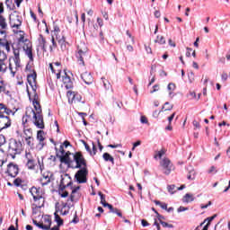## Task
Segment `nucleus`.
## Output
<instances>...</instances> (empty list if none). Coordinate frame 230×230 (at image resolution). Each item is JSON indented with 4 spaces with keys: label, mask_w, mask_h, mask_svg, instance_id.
Wrapping results in <instances>:
<instances>
[{
    "label": "nucleus",
    "mask_w": 230,
    "mask_h": 230,
    "mask_svg": "<svg viewBox=\"0 0 230 230\" xmlns=\"http://www.w3.org/2000/svg\"><path fill=\"white\" fill-rule=\"evenodd\" d=\"M27 82L30 87L34 93V100L32 101V105L34 110L27 109L25 116L22 117V123H28V119H31L33 125L37 128H44V117L42 116V108L40 107V102L37 101V73L35 70L31 71L27 75Z\"/></svg>",
    "instance_id": "obj_1"
},
{
    "label": "nucleus",
    "mask_w": 230,
    "mask_h": 230,
    "mask_svg": "<svg viewBox=\"0 0 230 230\" xmlns=\"http://www.w3.org/2000/svg\"><path fill=\"white\" fill-rule=\"evenodd\" d=\"M4 114L10 116V114H12V110L8 109L6 105L0 103V116H4Z\"/></svg>",
    "instance_id": "obj_22"
},
{
    "label": "nucleus",
    "mask_w": 230,
    "mask_h": 230,
    "mask_svg": "<svg viewBox=\"0 0 230 230\" xmlns=\"http://www.w3.org/2000/svg\"><path fill=\"white\" fill-rule=\"evenodd\" d=\"M9 19L11 28H17V30L21 28V25L22 24V20L21 19V16L14 13L10 15Z\"/></svg>",
    "instance_id": "obj_11"
},
{
    "label": "nucleus",
    "mask_w": 230,
    "mask_h": 230,
    "mask_svg": "<svg viewBox=\"0 0 230 230\" xmlns=\"http://www.w3.org/2000/svg\"><path fill=\"white\" fill-rule=\"evenodd\" d=\"M0 46L3 49H5L7 53H10V42L6 40V31H0Z\"/></svg>",
    "instance_id": "obj_10"
},
{
    "label": "nucleus",
    "mask_w": 230,
    "mask_h": 230,
    "mask_svg": "<svg viewBox=\"0 0 230 230\" xmlns=\"http://www.w3.org/2000/svg\"><path fill=\"white\" fill-rule=\"evenodd\" d=\"M80 190V186H77L72 190L71 195L64 205V208H71L73 206V202H77L78 199H80V193L78 190Z\"/></svg>",
    "instance_id": "obj_9"
},
{
    "label": "nucleus",
    "mask_w": 230,
    "mask_h": 230,
    "mask_svg": "<svg viewBox=\"0 0 230 230\" xmlns=\"http://www.w3.org/2000/svg\"><path fill=\"white\" fill-rule=\"evenodd\" d=\"M59 195H60V197H62V199H66L69 196V192H67L64 190H59Z\"/></svg>",
    "instance_id": "obj_45"
},
{
    "label": "nucleus",
    "mask_w": 230,
    "mask_h": 230,
    "mask_svg": "<svg viewBox=\"0 0 230 230\" xmlns=\"http://www.w3.org/2000/svg\"><path fill=\"white\" fill-rule=\"evenodd\" d=\"M167 190H168L169 193H171V195H173V193H175V191H177V187H175V185H168Z\"/></svg>",
    "instance_id": "obj_42"
},
{
    "label": "nucleus",
    "mask_w": 230,
    "mask_h": 230,
    "mask_svg": "<svg viewBox=\"0 0 230 230\" xmlns=\"http://www.w3.org/2000/svg\"><path fill=\"white\" fill-rule=\"evenodd\" d=\"M166 154V151L164 149H161L159 151L155 152V159H161L163 155Z\"/></svg>",
    "instance_id": "obj_32"
},
{
    "label": "nucleus",
    "mask_w": 230,
    "mask_h": 230,
    "mask_svg": "<svg viewBox=\"0 0 230 230\" xmlns=\"http://www.w3.org/2000/svg\"><path fill=\"white\" fill-rule=\"evenodd\" d=\"M140 122L143 125H148V119L146 116H141L140 117Z\"/></svg>",
    "instance_id": "obj_46"
},
{
    "label": "nucleus",
    "mask_w": 230,
    "mask_h": 230,
    "mask_svg": "<svg viewBox=\"0 0 230 230\" xmlns=\"http://www.w3.org/2000/svg\"><path fill=\"white\" fill-rule=\"evenodd\" d=\"M83 143L84 145L85 150L89 152V154H91L92 151H91V147H89V145H87V143H85L84 141Z\"/></svg>",
    "instance_id": "obj_63"
},
{
    "label": "nucleus",
    "mask_w": 230,
    "mask_h": 230,
    "mask_svg": "<svg viewBox=\"0 0 230 230\" xmlns=\"http://www.w3.org/2000/svg\"><path fill=\"white\" fill-rule=\"evenodd\" d=\"M73 184V181H71V176L69 174H63L61 176V182L60 187L61 188H67Z\"/></svg>",
    "instance_id": "obj_16"
},
{
    "label": "nucleus",
    "mask_w": 230,
    "mask_h": 230,
    "mask_svg": "<svg viewBox=\"0 0 230 230\" xmlns=\"http://www.w3.org/2000/svg\"><path fill=\"white\" fill-rule=\"evenodd\" d=\"M49 67L52 73H57V78L58 80L60 78V63L59 62L50 63Z\"/></svg>",
    "instance_id": "obj_18"
},
{
    "label": "nucleus",
    "mask_w": 230,
    "mask_h": 230,
    "mask_svg": "<svg viewBox=\"0 0 230 230\" xmlns=\"http://www.w3.org/2000/svg\"><path fill=\"white\" fill-rule=\"evenodd\" d=\"M102 82L105 89L107 90L111 89V83L109 82V80L105 79V77H102Z\"/></svg>",
    "instance_id": "obj_41"
},
{
    "label": "nucleus",
    "mask_w": 230,
    "mask_h": 230,
    "mask_svg": "<svg viewBox=\"0 0 230 230\" xmlns=\"http://www.w3.org/2000/svg\"><path fill=\"white\" fill-rule=\"evenodd\" d=\"M139 145H141V141H137L133 144V147H132V150H136V147L137 146H139Z\"/></svg>",
    "instance_id": "obj_62"
},
{
    "label": "nucleus",
    "mask_w": 230,
    "mask_h": 230,
    "mask_svg": "<svg viewBox=\"0 0 230 230\" xmlns=\"http://www.w3.org/2000/svg\"><path fill=\"white\" fill-rule=\"evenodd\" d=\"M12 127V119L8 115H0V132Z\"/></svg>",
    "instance_id": "obj_12"
},
{
    "label": "nucleus",
    "mask_w": 230,
    "mask_h": 230,
    "mask_svg": "<svg viewBox=\"0 0 230 230\" xmlns=\"http://www.w3.org/2000/svg\"><path fill=\"white\" fill-rule=\"evenodd\" d=\"M59 31L60 29H58V27H55L52 31V37H57V40L58 44H60L61 49L64 51V49H66V38H64V36H58Z\"/></svg>",
    "instance_id": "obj_13"
},
{
    "label": "nucleus",
    "mask_w": 230,
    "mask_h": 230,
    "mask_svg": "<svg viewBox=\"0 0 230 230\" xmlns=\"http://www.w3.org/2000/svg\"><path fill=\"white\" fill-rule=\"evenodd\" d=\"M87 45L85 44V42H82L80 41L77 44V52L75 54V57L80 64V66H85V62L84 61V58L85 57V55H87Z\"/></svg>",
    "instance_id": "obj_7"
},
{
    "label": "nucleus",
    "mask_w": 230,
    "mask_h": 230,
    "mask_svg": "<svg viewBox=\"0 0 230 230\" xmlns=\"http://www.w3.org/2000/svg\"><path fill=\"white\" fill-rule=\"evenodd\" d=\"M59 152L61 153L60 161L62 163H65V164H71V158L69 156L71 155L70 152H66L64 154V146H60Z\"/></svg>",
    "instance_id": "obj_15"
},
{
    "label": "nucleus",
    "mask_w": 230,
    "mask_h": 230,
    "mask_svg": "<svg viewBox=\"0 0 230 230\" xmlns=\"http://www.w3.org/2000/svg\"><path fill=\"white\" fill-rule=\"evenodd\" d=\"M73 155L75 163V168L80 169L75 173V179L79 184H84V182H87V173H89L87 171V162L85 161V158H84V155H82L80 153H75Z\"/></svg>",
    "instance_id": "obj_2"
},
{
    "label": "nucleus",
    "mask_w": 230,
    "mask_h": 230,
    "mask_svg": "<svg viewBox=\"0 0 230 230\" xmlns=\"http://www.w3.org/2000/svg\"><path fill=\"white\" fill-rule=\"evenodd\" d=\"M51 227V219L49 217L44 218L43 230H49Z\"/></svg>",
    "instance_id": "obj_27"
},
{
    "label": "nucleus",
    "mask_w": 230,
    "mask_h": 230,
    "mask_svg": "<svg viewBox=\"0 0 230 230\" xmlns=\"http://www.w3.org/2000/svg\"><path fill=\"white\" fill-rule=\"evenodd\" d=\"M175 84L170 83L167 86V89L169 91V96L172 98V94H173V92L175 91Z\"/></svg>",
    "instance_id": "obj_35"
},
{
    "label": "nucleus",
    "mask_w": 230,
    "mask_h": 230,
    "mask_svg": "<svg viewBox=\"0 0 230 230\" xmlns=\"http://www.w3.org/2000/svg\"><path fill=\"white\" fill-rule=\"evenodd\" d=\"M6 69H8V66H6V64L0 65V73H4V71H6Z\"/></svg>",
    "instance_id": "obj_51"
},
{
    "label": "nucleus",
    "mask_w": 230,
    "mask_h": 230,
    "mask_svg": "<svg viewBox=\"0 0 230 230\" xmlns=\"http://www.w3.org/2000/svg\"><path fill=\"white\" fill-rule=\"evenodd\" d=\"M181 200L184 204H190V202H193V200H195V196H193V194L187 193L183 196Z\"/></svg>",
    "instance_id": "obj_23"
},
{
    "label": "nucleus",
    "mask_w": 230,
    "mask_h": 230,
    "mask_svg": "<svg viewBox=\"0 0 230 230\" xmlns=\"http://www.w3.org/2000/svg\"><path fill=\"white\" fill-rule=\"evenodd\" d=\"M25 157L27 159V168H29V170H33V168H35V160H33V156H31V153H26Z\"/></svg>",
    "instance_id": "obj_20"
},
{
    "label": "nucleus",
    "mask_w": 230,
    "mask_h": 230,
    "mask_svg": "<svg viewBox=\"0 0 230 230\" xmlns=\"http://www.w3.org/2000/svg\"><path fill=\"white\" fill-rule=\"evenodd\" d=\"M191 51H192L191 49L187 48L186 57H188V58L191 57Z\"/></svg>",
    "instance_id": "obj_64"
},
{
    "label": "nucleus",
    "mask_w": 230,
    "mask_h": 230,
    "mask_svg": "<svg viewBox=\"0 0 230 230\" xmlns=\"http://www.w3.org/2000/svg\"><path fill=\"white\" fill-rule=\"evenodd\" d=\"M102 158H103L104 161L110 162L111 164H114V157H112V155H111V154L104 153L102 155Z\"/></svg>",
    "instance_id": "obj_26"
},
{
    "label": "nucleus",
    "mask_w": 230,
    "mask_h": 230,
    "mask_svg": "<svg viewBox=\"0 0 230 230\" xmlns=\"http://www.w3.org/2000/svg\"><path fill=\"white\" fill-rule=\"evenodd\" d=\"M75 94L76 93H75V92H72V91H68L66 93V96L68 98V103H74Z\"/></svg>",
    "instance_id": "obj_30"
},
{
    "label": "nucleus",
    "mask_w": 230,
    "mask_h": 230,
    "mask_svg": "<svg viewBox=\"0 0 230 230\" xmlns=\"http://www.w3.org/2000/svg\"><path fill=\"white\" fill-rule=\"evenodd\" d=\"M9 175V177H17V174L19 173V166L14 164H9L7 165V170L5 172Z\"/></svg>",
    "instance_id": "obj_14"
},
{
    "label": "nucleus",
    "mask_w": 230,
    "mask_h": 230,
    "mask_svg": "<svg viewBox=\"0 0 230 230\" xmlns=\"http://www.w3.org/2000/svg\"><path fill=\"white\" fill-rule=\"evenodd\" d=\"M32 222H33L34 226H36L37 227H40V229H44L43 223H39V222H37V220H33Z\"/></svg>",
    "instance_id": "obj_49"
},
{
    "label": "nucleus",
    "mask_w": 230,
    "mask_h": 230,
    "mask_svg": "<svg viewBox=\"0 0 230 230\" xmlns=\"http://www.w3.org/2000/svg\"><path fill=\"white\" fill-rule=\"evenodd\" d=\"M51 177H53V174L51 172H44L40 179V182L41 186H46L51 182Z\"/></svg>",
    "instance_id": "obj_17"
},
{
    "label": "nucleus",
    "mask_w": 230,
    "mask_h": 230,
    "mask_svg": "<svg viewBox=\"0 0 230 230\" xmlns=\"http://www.w3.org/2000/svg\"><path fill=\"white\" fill-rule=\"evenodd\" d=\"M108 147L109 148H119V147H121V144H117V145L110 144V145H108Z\"/></svg>",
    "instance_id": "obj_58"
},
{
    "label": "nucleus",
    "mask_w": 230,
    "mask_h": 230,
    "mask_svg": "<svg viewBox=\"0 0 230 230\" xmlns=\"http://www.w3.org/2000/svg\"><path fill=\"white\" fill-rule=\"evenodd\" d=\"M31 194L33 197V206L35 208H44V203L46 202L45 193L40 188L32 187L31 189Z\"/></svg>",
    "instance_id": "obj_4"
},
{
    "label": "nucleus",
    "mask_w": 230,
    "mask_h": 230,
    "mask_svg": "<svg viewBox=\"0 0 230 230\" xmlns=\"http://www.w3.org/2000/svg\"><path fill=\"white\" fill-rule=\"evenodd\" d=\"M51 42L52 45L49 47L50 51H53V49H55V48H57V43L55 42V37L52 36L51 39Z\"/></svg>",
    "instance_id": "obj_48"
},
{
    "label": "nucleus",
    "mask_w": 230,
    "mask_h": 230,
    "mask_svg": "<svg viewBox=\"0 0 230 230\" xmlns=\"http://www.w3.org/2000/svg\"><path fill=\"white\" fill-rule=\"evenodd\" d=\"M22 182V181H21V179L17 178L13 181V184L14 186H21V183Z\"/></svg>",
    "instance_id": "obj_56"
},
{
    "label": "nucleus",
    "mask_w": 230,
    "mask_h": 230,
    "mask_svg": "<svg viewBox=\"0 0 230 230\" xmlns=\"http://www.w3.org/2000/svg\"><path fill=\"white\" fill-rule=\"evenodd\" d=\"M18 44L19 46H22L23 51H25V54L30 58L31 62H33V53L31 49V42L24 38V31H20L18 33Z\"/></svg>",
    "instance_id": "obj_3"
},
{
    "label": "nucleus",
    "mask_w": 230,
    "mask_h": 230,
    "mask_svg": "<svg viewBox=\"0 0 230 230\" xmlns=\"http://www.w3.org/2000/svg\"><path fill=\"white\" fill-rule=\"evenodd\" d=\"M189 82L190 84H193V82H195V74L192 72L189 75Z\"/></svg>",
    "instance_id": "obj_50"
},
{
    "label": "nucleus",
    "mask_w": 230,
    "mask_h": 230,
    "mask_svg": "<svg viewBox=\"0 0 230 230\" xmlns=\"http://www.w3.org/2000/svg\"><path fill=\"white\" fill-rule=\"evenodd\" d=\"M25 142H26V145H28V146H33V137L25 138Z\"/></svg>",
    "instance_id": "obj_44"
},
{
    "label": "nucleus",
    "mask_w": 230,
    "mask_h": 230,
    "mask_svg": "<svg viewBox=\"0 0 230 230\" xmlns=\"http://www.w3.org/2000/svg\"><path fill=\"white\" fill-rule=\"evenodd\" d=\"M160 166L164 175H170L174 170L173 164H172V161H170L168 158L162 159L160 162Z\"/></svg>",
    "instance_id": "obj_8"
},
{
    "label": "nucleus",
    "mask_w": 230,
    "mask_h": 230,
    "mask_svg": "<svg viewBox=\"0 0 230 230\" xmlns=\"http://www.w3.org/2000/svg\"><path fill=\"white\" fill-rule=\"evenodd\" d=\"M23 134L25 139H28V137H33V133L31 132V129H24Z\"/></svg>",
    "instance_id": "obj_39"
},
{
    "label": "nucleus",
    "mask_w": 230,
    "mask_h": 230,
    "mask_svg": "<svg viewBox=\"0 0 230 230\" xmlns=\"http://www.w3.org/2000/svg\"><path fill=\"white\" fill-rule=\"evenodd\" d=\"M22 152V143L21 141L12 139L9 142V147H8V155L12 157V159H14L15 155L17 154H21Z\"/></svg>",
    "instance_id": "obj_6"
},
{
    "label": "nucleus",
    "mask_w": 230,
    "mask_h": 230,
    "mask_svg": "<svg viewBox=\"0 0 230 230\" xmlns=\"http://www.w3.org/2000/svg\"><path fill=\"white\" fill-rule=\"evenodd\" d=\"M96 146L94 145V143H93V151L90 152V155L94 156V155L96 154Z\"/></svg>",
    "instance_id": "obj_57"
},
{
    "label": "nucleus",
    "mask_w": 230,
    "mask_h": 230,
    "mask_svg": "<svg viewBox=\"0 0 230 230\" xmlns=\"http://www.w3.org/2000/svg\"><path fill=\"white\" fill-rule=\"evenodd\" d=\"M208 173H217V167L211 166L208 170Z\"/></svg>",
    "instance_id": "obj_60"
},
{
    "label": "nucleus",
    "mask_w": 230,
    "mask_h": 230,
    "mask_svg": "<svg viewBox=\"0 0 230 230\" xmlns=\"http://www.w3.org/2000/svg\"><path fill=\"white\" fill-rule=\"evenodd\" d=\"M188 208H186V207H180V208H178V209H177V212L178 213H182L183 211H188Z\"/></svg>",
    "instance_id": "obj_54"
},
{
    "label": "nucleus",
    "mask_w": 230,
    "mask_h": 230,
    "mask_svg": "<svg viewBox=\"0 0 230 230\" xmlns=\"http://www.w3.org/2000/svg\"><path fill=\"white\" fill-rule=\"evenodd\" d=\"M192 125L195 128H198V129L200 128V123L197 120H193Z\"/></svg>",
    "instance_id": "obj_55"
},
{
    "label": "nucleus",
    "mask_w": 230,
    "mask_h": 230,
    "mask_svg": "<svg viewBox=\"0 0 230 230\" xmlns=\"http://www.w3.org/2000/svg\"><path fill=\"white\" fill-rule=\"evenodd\" d=\"M13 55L14 57L9 59V69L13 76H15V72L21 67V52L19 49H13Z\"/></svg>",
    "instance_id": "obj_5"
},
{
    "label": "nucleus",
    "mask_w": 230,
    "mask_h": 230,
    "mask_svg": "<svg viewBox=\"0 0 230 230\" xmlns=\"http://www.w3.org/2000/svg\"><path fill=\"white\" fill-rule=\"evenodd\" d=\"M213 204L211 201H208L207 205H200L201 209H208V206H211Z\"/></svg>",
    "instance_id": "obj_59"
},
{
    "label": "nucleus",
    "mask_w": 230,
    "mask_h": 230,
    "mask_svg": "<svg viewBox=\"0 0 230 230\" xmlns=\"http://www.w3.org/2000/svg\"><path fill=\"white\" fill-rule=\"evenodd\" d=\"M159 91V84H155L153 86V90L150 92L151 94H154V93H157Z\"/></svg>",
    "instance_id": "obj_53"
},
{
    "label": "nucleus",
    "mask_w": 230,
    "mask_h": 230,
    "mask_svg": "<svg viewBox=\"0 0 230 230\" xmlns=\"http://www.w3.org/2000/svg\"><path fill=\"white\" fill-rule=\"evenodd\" d=\"M196 175H197V172L194 170H192V171H190L187 178L189 181H195Z\"/></svg>",
    "instance_id": "obj_38"
},
{
    "label": "nucleus",
    "mask_w": 230,
    "mask_h": 230,
    "mask_svg": "<svg viewBox=\"0 0 230 230\" xmlns=\"http://www.w3.org/2000/svg\"><path fill=\"white\" fill-rule=\"evenodd\" d=\"M173 118H175V112H173L170 117H168L169 124H172V121H173Z\"/></svg>",
    "instance_id": "obj_61"
},
{
    "label": "nucleus",
    "mask_w": 230,
    "mask_h": 230,
    "mask_svg": "<svg viewBox=\"0 0 230 230\" xmlns=\"http://www.w3.org/2000/svg\"><path fill=\"white\" fill-rule=\"evenodd\" d=\"M99 196L101 197V204L104 208H109V209H112V205L107 203V201L105 200V195H103L102 192H99Z\"/></svg>",
    "instance_id": "obj_24"
},
{
    "label": "nucleus",
    "mask_w": 230,
    "mask_h": 230,
    "mask_svg": "<svg viewBox=\"0 0 230 230\" xmlns=\"http://www.w3.org/2000/svg\"><path fill=\"white\" fill-rule=\"evenodd\" d=\"M63 85L66 89H73V82L71 81V77L67 76V74L65 73L63 75Z\"/></svg>",
    "instance_id": "obj_21"
},
{
    "label": "nucleus",
    "mask_w": 230,
    "mask_h": 230,
    "mask_svg": "<svg viewBox=\"0 0 230 230\" xmlns=\"http://www.w3.org/2000/svg\"><path fill=\"white\" fill-rule=\"evenodd\" d=\"M39 41L41 49H43V51H46V40L44 39V37H42V35L40 36Z\"/></svg>",
    "instance_id": "obj_34"
},
{
    "label": "nucleus",
    "mask_w": 230,
    "mask_h": 230,
    "mask_svg": "<svg viewBox=\"0 0 230 230\" xmlns=\"http://www.w3.org/2000/svg\"><path fill=\"white\" fill-rule=\"evenodd\" d=\"M81 78L82 80H84V84H86L87 85H91V84H93V75L89 72L83 73L81 75Z\"/></svg>",
    "instance_id": "obj_19"
},
{
    "label": "nucleus",
    "mask_w": 230,
    "mask_h": 230,
    "mask_svg": "<svg viewBox=\"0 0 230 230\" xmlns=\"http://www.w3.org/2000/svg\"><path fill=\"white\" fill-rule=\"evenodd\" d=\"M8 58V56L4 51H0V65L4 64V61Z\"/></svg>",
    "instance_id": "obj_37"
},
{
    "label": "nucleus",
    "mask_w": 230,
    "mask_h": 230,
    "mask_svg": "<svg viewBox=\"0 0 230 230\" xmlns=\"http://www.w3.org/2000/svg\"><path fill=\"white\" fill-rule=\"evenodd\" d=\"M4 91H6V84H4L3 78L0 77V94L1 93H4Z\"/></svg>",
    "instance_id": "obj_40"
},
{
    "label": "nucleus",
    "mask_w": 230,
    "mask_h": 230,
    "mask_svg": "<svg viewBox=\"0 0 230 230\" xmlns=\"http://www.w3.org/2000/svg\"><path fill=\"white\" fill-rule=\"evenodd\" d=\"M155 43L163 46V44H166V40L164 38V36L157 35L156 39L155 40Z\"/></svg>",
    "instance_id": "obj_28"
},
{
    "label": "nucleus",
    "mask_w": 230,
    "mask_h": 230,
    "mask_svg": "<svg viewBox=\"0 0 230 230\" xmlns=\"http://www.w3.org/2000/svg\"><path fill=\"white\" fill-rule=\"evenodd\" d=\"M6 143V138L4 137V135H0V147L3 146Z\"/></svg>",
    "instance_id": "obj_52"
},
{
    "label": "nucleus",
    "mask_w": 230,
    "mask_h": 230,
    "mask_svg": "<svg viewBox=\"0 0 230 230\" xmlns=\"http://www.w3.org/2000/svg\"><path fill=\"white\" fill-rule=\"evenodd\" d=\"M6 161V154H4V151L0 149V166H3Z\"/></svg>",
    "instance_id": "obj_33"
},
{
    "label": "nucleus",
    "mask_w": 230,
    "mask_h": 230,
    "mask_svg": "<svg viewBox=\"0 0 230 230\" xmlns=\"http://www.w3.org/2000/svg\"><path fill=\"white\" fill-rule=\"evenodd\" d=\"M173 109V105L170 104V102H165L163 106V111H172Z\"/></svg>",
    "instance_id": "obj_43"
},
{
    "label": "nucleus",
    "mask_w": 230,
    "mask_h": 230,
    "mask_svg": "<svg viewBox=\"0 0 230 230\" xmlns=\"http://www.w3.org/2000/svg\"><path fill=\"white\" fill-rule=\"evenodd\" d=\"M80 102H82V96L80 94H78V93H75L74 103H78Z\"/></svg>",
    "instance_id": "obj_47"
},
{
    "label": "nucleus",
    "mask_w": 230,
    "mask_h": 230,
    "mask_svg": "<svg viewBox=\"0 0 230 230\" xmlns=\"http://www.w3.org/2000/svg\"><path fill=\"white\" fill-rule=\"evenodd\" d=\"M37 139H38V141H40V148H42V146H44V139H45L43 130L38 131Z\"/></svg>",
    "instance_id": "obj_25"
},
{
    "label": "nucleus",
    "mask_w": 230,
    "mask_h": 230,
    "mask_svg": "<svg viewBox=\"0 0 230 230\" xmlns=\"http://www.w3.org/2000/svg\"><path fill=\"white\" fill-rule=\"evenodd\" d=\"M215 218H217V214H215L214 216L208 217L204 220L203 223L200 224V226H204V224H206V222H208V226L211 224V222H213V220H215Z\"/></svg>",
    "instance_id": "obj_36"
},
{
    "label": "nucleus",
    "mask_w": 230,
    "mask_h": 230,
    "mask_svg": "<svg viewBox=\"0 0 230 230\" xmlns=\"http://www.w3.org/2000/svg\"><path fill=\"white\" fill-rule=\"evenodd\" d=\"M54 217L58 226H60L64 224V221L62 220V218H60V216H58V210H56V212L54 213Z\"/></svg>",
    "instance_id": "obj_31"
},
{
    "label": "nucleus",
    "mask_w": 230,
    "mask_h": 230,
    "mask_svg": "<svg viewBox=\"0 0 230 230\" xmlns=\"http://www.w3.org/2000/svg\"><path fill=\"white\" fill-rule=\"evenodd\" d=\"M0 28L2 30H6L8 28V23H6V19L0 14Z\"/></svg>",
    "instance_id": "obj_29"
}]
</instances>
